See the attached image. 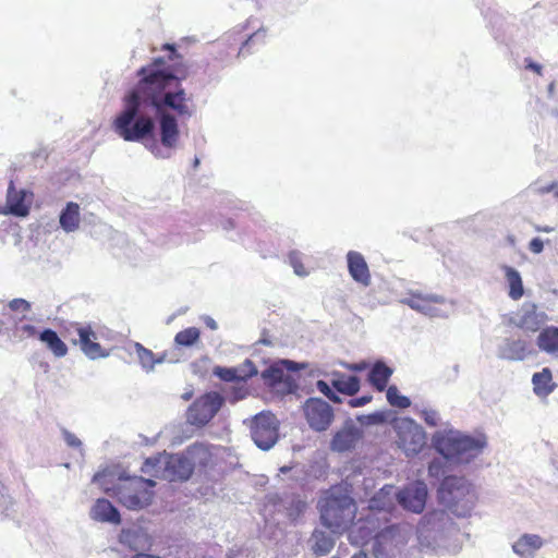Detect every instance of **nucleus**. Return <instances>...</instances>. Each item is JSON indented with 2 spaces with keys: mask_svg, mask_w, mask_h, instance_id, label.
Listing matches in <instances>:
<instances>
[{
  "mask_svg": "<svg viewBox=\"0 0 558 558\" xmlns=\"http://www.w3.org/2000/svg\"><path fill=\"white\" fill-rule=\"evenodd\" d=\"M162 50L169 51L167 59L155 58L137 71L140 80L124 97V108L112 121V129L126 142H141L154 133L155 122L148 114L154 111L161 144L174 148L180 138L177 117L190 119L195 105L181 84L187 76L178 62L182 57L173 45L165 44Z\"/></svg>",
  "mask_w": 558,
  "mask_h": 558,
  "instance_id": "1",
  "label": "nucleus"
},
{
  "mask_svg": "<svg viewBox=\"0 0 558 558\" xmlns=\"http://www.w3.org/2000/svg\"><path fill=\"white\" fill-rule=\"evenodd\" d=\"M320 519L333 533L348 530L356 514L354 499L340 487H332L318 501Z\"/></svg>",
  "mask_w": 558,
  "mask_h": 558,
  "instance_id": "2",
  "label": "nucleus"
},
{
  "mask_svg": "<svg viewBox=\"0 0 558 558\" xmlns=\"http://www.w3.org/2000/svg\"><path fill=\"white\" fill-rule=\"evenodd\" d=\"M156 483L141 476H120L112 487H105V492L118 499L130 510H141L151 504Z\"/></svg>",
  "mask_w": 558,
  "mask_h": 558,
  "instance_id": "3",
  "label": "nucleus"
},
{
  "mask_svg": "<svg viewBox=\"0 0 558 558\" xmlns=\"http://www.w3.org/2000/svg\"><path fill=\"white\" fill-rule=\"evenodd\" d=\"M142 471L169 482L186 481L193 473L186 452L147 458L142 466Z\"/></svg>",
  "mask_w": 558,
  "mask_h": 558,
  "instance_id": "4",
  "label": "nucleus"
},
{
  "mask_svg": "<svg viewBox=\"0 0 558 558\" xmlns=\"http://www.w3.org/2000/svg\"><path fill=\"white\" fill-rule=\"evenodd\" d=\"M485 446V440L459 433L449 432L435 439V447L447 459L459 461L477 456Z\"/></svg>",
  "mask_w": 558,
  "mask_h": 558,
  "instance_id": "5",
  "label": "nucleus"
},
{
  "mask_svg": "<svg viewBox=\"0 0 558 558\" xmlns=\"http://www.w3.org/2000/svg\"><path fill=\"white\" fill-rule=\"evenodd\" d=\"M397 433V444L407 456L418 453L426 444L423 428L409 417L397 418L393 422Z\"/></svg>",
  "mask_w": 558,
  "mask_h": 558,
  "instance_id": "6",
  "label": "nucleus"
},
{
  "mask_svg": "<svg viewBox=\"0 0 558 558\" xmlns=\"http://www.w3.org/2000/svg\"><path fill=\"white\" fill-rule=\"evenodd\" d=\"M223 404V398L220 393L211 391L206 392L195 399L186 411V421L191 425L203 427L207 425L218 413Z\"/></svg>",
  "mask_w": 558,
  "mask_h": 558,
  "instance_id": "7",
  "label": "nucleus"
},
{
  "mask_svg": "<svg viewBox=\"0 0 558 558\" xmlns=\"http://www.w3.org/2000/svg\"><path fill=\"white\" fill-rule=\"evenodd\" d=\"M251 436L256 446L263 450L270 449L279 437V422L271 412H260L251 422Z\"/></svg>",
  "mask_w": 558,
  "mask_h": 558,
  "instance_id": "8",
  "label": "nucleus"
},
{
  "mask_svg": "<svg viewBox=\"0 0 558 558\" xmlns=\"http://www.w3.org/2000/svg\"><path fill=\"white\" fill-rule=\"evenodd\" d=\"M65 337H70L71 342L80 345L83 353L92 360L109 355L97 342V335L90 325L73 323L65 329Z\"/></svg>",
  "mask_w": 558,
  "mask_h": 558,
  "instance_id": "9",
  "label": "nucleus"
},
{
  "mask_svg": "<svg viewBox=\"0 0 558 558\" xmlns=\"http://www.w3.org/2000/svg\"><path fill=\"white\" fill-rule=\"evenodd\" d=\"M336 389L339 393L353 397L361 388L360 378L353 375H347L341 372H332L330 374V385L325 380L316 383L317 390L333 403H341V398L331 389Z\"/></svg>",
  "mask_w": 558,
  "mask_h": 558,
  "instance_id": "10",
  "label": "nucleus"
},
{
  "mask_svg": "<svg viewBox=\"0 0 558 558\" xmlns=\"http://www.w3.org/2000/svg\"><path fill=\"white\" fill-rule=\"evenodd\" d=\"M387 517L375 515L372 511H364L361 517L350 523L348 527V537L351 544L364 547L371 544L374 535Z\"/></svg>",
  "mask_w": 558,
  "mask_h": 558,
  "instance_id": "11",
  "label": "nucleus"
},
{
  "mask_svg": "<svg viewBox=\"0 0 558 558\" xmlns=\"http://www.w3.org/2000/svg\"><path fill=\"white\" fill-rule=\"evenodd\" d=\"M302 408L307 424L316 432L328 429L333 422V409L328 402L320 398L307 399Z\"/></svg>",
  "mask_w": 558,
  "mask_h": 558,
  "instance_id": "12",
  "label": "nucleus"
},
{
  "mask_svg": "<svg viewBox=\"0 0 558 558\" xmlns=\"http://www.w3.org/2000/svg\"><path fill=\"white\" fill-rule=\"evenodd\" d=\"M427 489L424 483L417 482L401 489L398 494L400 505L415 513L423 511L426 502Z\"/></svg>",
  "mask_w": 558,
  "mask_h": 558,
  "instance_id": "13",
  "label": "nucleus"
},
{
  "mask_svg": "<svg viewBox=\"0 0 558 558\" xmlns=\"http://www.w3.org/2000/svg\"><path fill=\"white\" fill-rule=\"evenodd\" d=\"M471 493V485L460 476H446L439 487V495L442 500L452 505L464 498Z\"/></svg>",
  "mask_w": 558,
  "mask_h": 558,
  "instance_id": "14",
  "label": "nucleus"
},
{
  "mask_svg": "<svg viewBox=\"0 0 558 558\" xmlns=\"http://www.w3.org/2000/svg\"><path fill=\"white\" fill-rule=\"evenodd\" d=\"M399 529L395 524H389V518L385 519L372 539V551L376 558H381L387 554L397 535Z\"/></svg>",
  "mask_w": 558,
  "mask_h": 558,
  "instance_id": "15",
  "label": "nucleus"
},
{
  "mask_svg": "<svg viewBox=\"0 0 558 558\" xmlns=\"http://www.w3.org/2000/svg\"><path fill=\"white\" fill-rule=\"evenodd\" d=\"M27 191L16 190L13 181H11L7 192V213L16 217H26L31 209V199L27 201Z\"/></svg>",
  "mask_w": 558,
  "mask_h": 558,
  "instance_id": "16",
  "label": "nucleus"
},
{
  "mask_svg": "<svg viewBox=\"0 0 558 558\" xmlns=\"http://www.w3.org/2000/svg\"><path fill=\"white\" fill-rule=\"evenodd\" d=\"M347 262L352 279L364 287H368L372 282V276L364 256L359 252L350 251L347 254Z\"/></svg>",
  "mask_w": 558,
  "mask_h": 558,
  "instance_id": "17",
  "label": "nucleus"
},
{
  "mask_svg": "<svg viewBox=\"0 0 558 558\" xmlns=\"http://www.w3.org/2000/svg\"><path fill=\"white\" fill-rule=\"evenodd\" d=\"M90 518L97 522L120 524L121 517L118 509L107 499L99 498L90 509Z\"/></svg>",
  "mask_w": 558,
  "mask_h": 558,
  "instance_id": "18",
  "label": "nucleus"
},
{
  "mask_svg": "<svg viewBox=\"0 0 558 558\" xmlns=\"http://www.w3.org/2000/svg\"><path fill=\"white\" fill-rule=\"evenodd\" d=\"M404 303L415 311L433 316L437 312V305L444 303V299L437 295L410 293Z\"/></svg>",
  "mask_w": 558,
  "mask_h": 558,
  "instance_id": "19",
  "label": "nucleus"
},
{
  "mask_svg": "<svg viewBox=\"0 0 558 558\" xmlns=\"http://www.w3.org/2000/svg\"><path fill=\"white\" fill-rule=\"evenodd\" d=\"M391 486L383 487L369 500L368 508L365 511H372L375 515L388 517L393 509V498L391 497Z\"/></svg>",
  "mask_w": 558,
  "mask_h": 558,
  "instance_id": "20",
  "label": "nucleus"
},
{
  "mask_svg": "<svg viewBox=\"0 0 558 558\" xmlns=\"http://www.w3.org/2000/svg\"><path fill=\"white\" fill-rule=\"evenodd\" d=\"M193 471L195 469H204L213 461L210 447L206 444L195 442L185 450Z\"/></svg>",
  "mask_w": 558,
  "mask_h": 558,
  "instance_id": "21",
  "label": "nucleus"
},
{
  "mask_svg": "<svg viewBox=\"0 0 558 558\" xmlns=\"http://www.w3.org/2000/svg\"><path fill=\"white\" fill-rule=\"evenodd\" d=\"M244 366L247 367V371L244 374H240L238 368H228L222 366H216L213 373L221 380L227 383L243 381L257 374V369L251 360H246Z\"/></svg>",
  "mask_w": 558,
  "mask_h": 558,
  "instance_id": "22",
  "label": "nucleus"
},
{
  "mask_svg": "<svg viewBox=\"0 0 558 558\" xmlns=\"http://www.w3.org/2000/svg\"><path fill=\"white\" fill-rule=\"evenodd\" d=\"M43 343H45L46 348L51 351V353L57 357H63L68 354V347L58 336V333L50 329L46 328L39 333L38 338Z\"/></svg>",
  "mask_w": 558,
  "mask_h": 558,
  "instance_id": "23",
  "label": "nucleus"
},
{
  "mask_svg": "<svg viewBox=\"0 0 558 558\" xmlns=\"http://www.w3.org/2000/svg\"><path fill=\"white\" fill-rule=\"evenodd\" d=\"M60 226L66 232L78 229L81 222L80 206L77 203L69 202L60 214Z\"/></svg>",
  "mask_w": 558,
  "mask_h": 558,
  "instance_id": "24",
  "label": "nucleus"
},
{
  "mask_svg": "<svg viewBox=\"0 0 558 558\" xmlns=\"http://www.w3.org/2000/svg\"><path fill=\"white\" fill-rule=\"evenodd\" d=\"M392 369L383 362H377L368 374V380L378 391H384L387 387Z\"/></svg>",
  "mask_w": 558,
  "mask_h": 558,
  "instance_id": "25",
  "label": "nucleus"
},
{
  "mask_svg": "<svg viewBox=\"0 0 558 558\" xmlns=\"http://www.w3.org/2000/svg\"><path fill=\"white\" fill-rule=\"evenodd\" d=\"M543 545V541L538 535L524 534L512 546L513 551L520 556L534 554Z\"/></svg>",
  "mask_w": 558,
  "mask_h": 558,
  "instance_id": "26",
  "label": "nucleus"
},
{
  "mask_svg": "<svg viewBox=\"0 0 558 558\" xmlns=\"http://www.w3.org/2000/svg\"><path fill=\"white\" fill-rule=\"evenodd\" d=\"M537 345L541 350L558 354V327H546L537 337Z\"/></svg>",
  "mask_w": 558,
  "mask_h": 558,
  "instance_id": "27",
  "label": "nucleus"
},
{
  "mask_svg": "<svg viewBox=\"0 0 558 558\" xmlns=\"http://www.w3.org/2000/svg\"><path fill=\"white\" fill-rule=\"evenodd\" d=\"M134 349L142 367L147 372L153 371L156 364H161L166 360L165 354L156 356L151 350L138 342H135Z\"/></svg>",
  "mask_w": 558,
  "mask_h": 558,
  "instance_id": "28",
  "label": "nucleus"
},
{
  "mask_svg": "<svg viewBox=\"0 0 558 558\" xmlns=\"http://www.w3.org/2000/svg\"><path fill=\"white\" fill-rule=\"evenodd\" d=\"M544 314L537 313L535 307H532L522 314L517 326L525 331L535 332L541 329L544 323Z\"/></svg>",
  "mask_w": 558,
  "mask_h": 558,
  "instance_id": "29",
  "label": "nucleus"
},
{
  "mask_svg": "<svg viewBox=\"0 0 558 558\" xmlns=\"http://www.w3.org/2000/svg\"><path fill=\"white\" fill-rule=\"evenodd\" d=\"M505 276L509 284V296L519 300L524 294L523 283L518 270L510 266H504Z\"/></svg>",
  "mask_w": 558,
  "mask_h": 558,
  "instance_id": "30",
  "label": "nucleus"
},
{
  "mask_svg": "<svg viewBox=\"0 0 558 558\" xmlns=\"http://www.w3.org/2000/svg\"><path fill=\"white\" fill-rule=\"evenodd\" d=\"M534 385V392L537 396H547L553 389V376L548 368H543L542 372L535 373L532 378Z\"/></svg>",
  "mask_w": 558,
  "mask_h": 558,
  "instance_id": "31",
  "label": "nucleus"
},
{
  "mask_svg": "<svg viewBox=\"0 0 558 558\" xmlns=\"http://www.w3.org/2000/svg\"><path fill=\"white\" fill-rule=\"evenodd\" d=\"M40 331L28 320L20 319L12 329V336L19 341L39 338Z\"/></svg>",
  "mask_w": 558,
  "mask_h": 558,
  "instance_id": "32",
  "label": "nucleus"
},
{
  "mask_svg": "<svg viewBox=\"0 0 558 558\" xmlns=\"http://www.w3.org/2000/svg\"><path fill=\"white\" fill-rule=\"evenodd\" d=\"M527 354V345L522 340L508 341L504 348L502 356L508 360L520 361Z\"/></svg>",
  "mask_w": 558,
  "mask_h": 558,
  "instance_id": "33",
  "label": "nucleus"
},
{
  "mask_svg": "<svg viewBox=\"0 0 558 558\" xmlns=\"http://www.w3.org/2000/svg\"><path fill=\"white\" fill-rule=\"evenodd\" d=\"M314 544L312 549L317 556H325L331 551L335 546L333 539L324 532H315L313 534Z\"/></svg>",
  "mask_w": 558,
  "mask_h": 558,
  "instance_id": "34",
  "label": "nucleus"
},
{
  "mask_svg": "<svg viewBox=\"0 0 558 558\" xmlns=\"http://www.w3.org/2000/svg\"><path fill=\"white\" fill-rule=\"evenodd\" d=\"M201 338V330L196 327H189L179 331L174 337L178 347H192Z\"/></svg>",
  "mask_w": 558,
  "mask_h": 558,
  "instance_id": "35",
  "label": "nucleus"
},
{
  "mask_svg": "<svg viewBox=\"0 0 558 558\" xmlns=\"http://www.w3.org/2000/svg\"><path fill=\"white\" fill-rule=\"evenodd\" d=\"M354 446V436L349 430H340L336 433L331 440V448L336 451L343 452Z\"/></svg>",
  "mask_w": 558,
  "mask_h": 558,
  "instance_id": "36",
  "label": "nucleus"
},
{
  "mask_svg": "<svg viewBox=\"0 0 558 558\" xmlns=\"http://www.w3.org/2000/svg\"><path fill=\"white\" fill-rule=\"evenodd\" d=\"M387 401L390 405L400 409H407L411 405V401L408 397L400 395L396 386H390L386 391Z\"/></svg>",
  "mask_w": 558,
  "mask_h": 558,
  "instance_id": "37",
  "label": "nucleus"
},
{
  "mask_svg": "<svg viewBox=\"0 0 558 558\" xmlns=\"http://www.w3.org/2000/svg\"><path fill=\"white\" fill-rule=\"evenodd\" d=\"M287 377L284 371L279 365H271L263 373V378L271 386L276 387L278 384L284 381Z\"/></svg>",
  "mask_w": 558,
  "mask_h": 558,
  "instance_id": "38",
  "label": "nucleus"
},
{
  "mask_svg": "<svg viewBox=\"0 0 558 558\" xmlns=\"http://www.w3.org/2000/svg\"><path fill=\"white\" fill-rule=\"evenodd\" d=\"M306 506V502L300 497H292L287 507V515L294 521L305 511Z\"/></svg>",
  "mask_w": 558,
  "mask_h": 558,
  "instance_id": "39",
  "label": "nucleus"
},
{
  "mask_svg": "<svg viewBox=\"0 0 558 558\" xmlns=\"http://www.w3.org/2000/svg\"><path fill=\"white\" fill-rule=\"evenodd\" d=\"M289 262L290 265L293 267L294 272L298 276L305 277L308 275V271L306 270L303 262L301 253L298 251H292L289 253Z\"/></svg>",
  "mask_w": 558,
  "mask_h": 558,
  "instance_id": "40",
  "label": "nucleus"
},
{
  "mask_svg": "<svg viewBox=\"0 0 558 558\" xmlns=\"http://www.w3.org/2000/svg\"><path fill=\"white\" fill-rule=\"evenodd\" d=\"M533 190L537 195H545L548 193H554L555 197L558 198V182L554 181L546 185H538L537 182L533 184Z\"/></svg>",
  "mask_w": 558,
  "mask_h": 558,
  "instance_id": "41",
  "label": "nucleus"
},
{
  "mask_svg": "<svg viewBox=\"0 0 558 558\" xmlns=\"http://www.w3.org/2000/svg\"><path fill=\"white\" fill-rule=\"evenodd\" d=\"M62 434H63V438L69 447L80 448L82 446L81 440L71 432L64 429L62 432Z\"/></svg>",
  "mask_w": 558,
  "mask_h": 558,
  "instance_id": "42",
  "label": "nucleus"
},
{
  "mask_svg": "<svg viewBox=\"0 0 558 558\" xmlns=\"http://www.w3.org/2000/svg\"><path fill=\"white\" fill-rule=\"evenodd\" d=\"M524 62H525V69L526 70H530V71L536 73L539 76L543 75V66L539 63L534 62L530 58H526L524 60Z\"/></svg>",
  "mask_w": 558,
  "mask_h": 558,
  "instance_id": "43",
  "label": "nucleus"
},
{
  "mask_svg": "<svg viewBox=\"0 0 558 558\" xmlns=\"http://www.w3.org/2000/svg\"><path fill=\"white\" fill-rule=\"evenodd\" d=\"M529 248L534 254H539L544 250V243L539 238H534L529 243Z\"/></svg>",
  "mask_w": 558,
  "mask_h": 558,
  "instance_id": "44",
  "label": "nucleus"
},
{
  "mask_svg": "<svg viewBox=\"0 0 558 558\" xmlns=\"http://www.w3.org/2000/svg\"><path fill=\"white\" fill-rule=\"evenodd\" d=\"M371 400H372V396H362V397L353 398V399L349 400V405L351 408H359V407H363V405L367 404L368 402H371Z\"/></svg>",
  "mask_w": 558,
  "mask_h": 558,
  "instance_id": "45",
  "label": "nucleus"
},
{
  "mask_svg": "<svg viewBox=\"0 0 558 558\" xmlns=\"http://www.w3.org/2000/svg\"><path fill=\"white\" fill-rule=\"evenodd\" d=\"M343 365H344V367L347 369L353 371V372H361V371L365 369L366 366H367L366 363H364V362H362V363H352V364L345 363Z\"/></svg>",
  "mask_w": 558,
  "mask_h": 558,
  "instance_id": "46",
  "label": "nucleus"
},
{
  "mask_svg": "<svg viewBox=\"0 0 558 558\" xmlns=\"http://www.w3.org/2000/svg\"><path fill=\"white\" fill-rule=\"evenodd\" d=\"M16 303L23 304V305L25 306V308H28V307H29V304H28L25 300H22V299L13 300V301L11 302V307H12V308H16Z\"/></svg>",
  "mask_w": 558,
  "mask_h": 558,
  "instance_id": "47",
  "label": "nucleus"
},
{
  "mask_svg": "<svg viewBox=\"0 0 558 558\" xmlns=\"http://www.w3.org/2000/svg\"><path fill=\"white\" fill-rule=\"evenodd\" d=\"M206 325L213 330L217 329V323L211 317L206 318Z\"/></svg>",
  "mask_w": 558,
  "mask_h": 558,
  "instance_id": "48",
  "label": "nucleus"
},
{
  "mask_svg": "<svg viewBox=\"0 0 558 558\" xmlns=\"http://www.w3.org/2000/svg\"><path fill=\"white\" fill-rule=\"evenodd\" d=\"M105 476H106V474H105V473H100V472H99V473H97V474H95V475H94V478H93V480H94V482L101 483V480H102Z\"/></svg>",
  "mask_w": 558,
  "mask_h": 558,
  "instance_id": "49",
  "label": "nucleus"
},
{
  "mask_svg": "<svg viewBox=\"0 0 558 558\" xmlns=\"http://www.w3.org/2000/svg\"><path fill=\"white\" fill-rule=\"evenodd\" d=\"M536 230L537 231H542V232H550L553 230V228H550V227H543V228L536 227Z\"/></svg>",
  "mask_w": 558,
  "mask_h": 558,
  "instance_id": "50",
  "label": "nucleus"
},
{
  "mask_svg": "<svg viewBox=\"0 0 558 558\" xmlns=\"http://www.w3.org/2000/svg\"><path fill=\"white\" fill-rule=\"evenodd\" d=\"M351 558H367V555L365 553H357V554H354Z\"/></svg>",
  "mask_w": 558,
  "mask_h": 558,
  "instance_id": "51",
  "label": "nucleus"
},
{
  "mask_svg": "<svg viewBox=\"0 0 558 558\" xmlns=\"http://www.w3.org/2000/svg\"><path fill=\"white\" fill-rule=\"evenodd\" d=\"M374 418L375 422H380L383 421V416L380 414H375L372 416Z\"/></svg>",
  "mask_w": 558,
  "mask_h": 558,
  "instance_id": "52",
  "label": "nucleus"
},
{
  "mask_svg": "<svg viewBox=\"0 0 558 558\" xmlns=\"http://www.w3.org/2000/svg\"><path fill=\"white\" fill-rule=\"evenodd\" d=\"M198 159L196 158L195 161H194V165L197 166L198 165Z\"/></svg>",
  "mask_w": 558,
  "mask_h": 558,
  "instance_id": "53",
  "label": "nucleus"
},
{
  "mask_svg": "<svg viewBox=\"0 0 558 558\" xmlns=\"http://www.w3.org/2000/svg\"><path fill=\"white\" fill-rule=\"evenodd\" d=\"M184 399L189 400L190 399V395H185Z\"/></svg>",
  "mask_w": 558,
  "mask_h": 558,
  "instance_id": "54",
  "label": "nucleus"
}]
</instances>
